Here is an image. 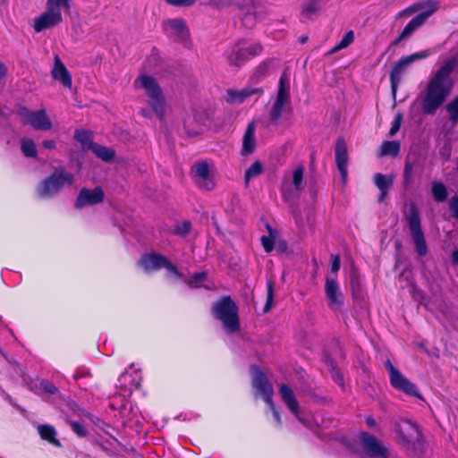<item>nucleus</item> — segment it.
Listing matches in <instances>:
<instances>
[{"instance_id": "obj_29", "label": "nucleus", "mask_w": 458, "mask_h": 458, "mask_svg": "<svg viewBox=\"0 0 458 458\" xmlns=\"http://www.w3.org/2000/svg\"><path fill=\"white\" fill-rule=\"evenodd\" d=\"M292 185L293 190L300 194L304 189V166L298 165L292 173Z\"/></svg>"}, {"instance_id": "obj_1", "label": "nucleus", "mask_w": 458, "mask_h": 458, "mask_svg": "<svg viewBox=\"0 0 458 458\" xmlns=\"http://www.w3.org/2000/svg\"><path fill=\"white\" fill-rule=\"evenodd\" d=\"M458 67V57L445 60L429 80L421 102V110L425 114H434L451 93L454 81L452 74Z\"/></svg>"}, {"instance_id": "obj_45", "label": "nucleus", "mask_w": 458, "mask_h": 458, "mask_svg": "<svg viewBox=\"0 0 458 458\" xmlns=\"http://www.w3.org/2000/svg\"><path fill=\"white\" fill-rule=\"evenodd\" d=\"M191 229V224L189 221H183L176 225L174 232L175 234L186 236L190 233Z\"/></svg>"}, {"instance_id": "obj_4", "label": "nucleus", "mask_w": 458, "mask_h": 458, "mask_svg": "<svg viewBox=\"0 0 458 458\" xmlns=\"http://www.w3.org/2000/svg\"><path fill=\"white\" fill-rule=\"evenodd\" d=\"M212 313L216 319L222 322L226 333L233 334L240 329L238 307L230 296L215 302L212 305Z\"/></svg>"}, {"instance_id": "obj_16", "label": "nucleus", "mask_w": 458, "mask_h": 458, "mask_svg": "<svg viewBox=\"0 0 458 458\" xmlns=\"http://www.w3.org/2000/svg\"><path fill=\"white\" fill-rule=\"evenodd\" d=\"M20 114L24 117L25 123L30 124L36 131H47L53 127L46 110L30 111L22 108Z\"/></svg>"}, {"instance_id": "obj_28", "label": "nucleus", "mask_w": 458, "mask_h": 458, "mask_svg": "<svg viewBox=\"0 0 458 458\" xmlns=\"http://www.w3.org/2000/svg\"><path fill=\"white\" fill-rule=\"evenodd\" d=\"M42 439L48 441L55 446H61L60 441L56 438V430L50 425H40L38 428Z\"/></svg>"}, {"instance_id": "obj_64", "label": "nucleus", "mask_w": 458, "mask_h": 458, "mask_svg": "<svg viewBox=\"0 0 458 458\" xmlns=\"http://www.w3.org/2000/svg\"><path fill=\"white\" fill-rule=\"evenodd\" d=\"M318 3H320L322 5H324L328 0H317Z\"/></svg>"}, {"instance_id": "obj_50", "label": "nucleus", "mask_w": 458, "mask_h": 458, "mask_svg": "<svg viewBox=\"0 0 458 458\" xmlns=\"http://www.w3.org/2000/svg\"><path fill=\"white\" fill-rule=\"evenodd\" d=\"M449 208L452 216L458 220V195H454L451 198Z\"/></svg>"}, {"instance_id": "obj_9", "label": "nucleus", "mask_w": 458, "mask_h": 458, "mask_svg": "<svg viewBox=\"0 0 458 458\" xmlns=\"http://www.w3.org/2000/svg\"><path fill=\"white\" fill-rule=\"evenodd\" d=\"M251 372L253 388L256 390L257 393H259L262 396L264 402L269 406L273 417L276 421V424L280 426L282 420L280 411L276 408L272 399L274 394L272 385L267 380V376L262 372V370L258 366H251Z\"/></svg>"}, {"instance_id": "obj_35", "label": "nucleus", "mask_w": 458, "mask_h": 458, "mask_svg": "<svg viewBox=\"0 0 458 458\" xmlns=\"http://www.w3.org/2000/svg\"><path fill=\"white\" fill-rule=\"evenodd\" d=\"M74 139L81 142L84 148H91L94 143L92 142L91 133L86 130H76Z\"/></svg>"}, {"instance_id": "obj_36", "label": "nucleus", "mask_w": 458, "mask_h": 458, "mask_svg": "<svg viewBox=\"0 0 458 458\" xmlns=\"http://www.w3.org/2000/svg\"><path fill=\"white\" fill-rule=\"evenodd\" d=\"M354 40V33L352 30H349L344 34L340 42L335 44L329 51L330 54L336 53L344 48L349 47Z\"/></svg>"}, {"instance_id": "obj_15", "label": "nucleus", "mask_w": 458, "mask_h": 458, "mask_svg": "<svg viewBox=\"0 0 458 458\" xmlns=\"http://www.w3.org/2000/svg\"><path fill=\"white\" fill-rule=\"evenodd\" d=\"M165 30L170 38L182 44L185 47H190V31L184 20H167L165 23Z\"/></svg>"}, {"instance_id": "obj_6", "label": "nucleus", "mask_w": 458, "mask_h": 458, "mask_svg": "<svg viewBox=\"0 0 458 458\" xmlns=\"http://www.w3.org/2000/svg\"><path fill=\"white\" fill-rule=\"evenodd\" d=\"M287 109H291L290 78L284 72L279 79L277 94L268 110L270 123L278 125Z\"/></svg>"}, {"instance_id": "obj_8", "label": "nucleus", "mask_w": 458, "mask_h": 458, "mask_svg": "<svg viewBox=\"0 0 458 458\" xmlns=\"http://www.w3.org/2000/svg\"><path fill=\"white\" fill-rule=\"evenodd\" d=\"M70 0H47V11L34 20V30L41 32L62 22V10L69 11Z\"/></svg>"}, {"instance_id": "obj_46", "label": "nucleus", "mask_w": 458, "mask_h": 458, "mask_svg": "<svg viewBox=\"0 0 458 458\" xmlns=\"http://www.w3.org/2000/svg\"><path fill=\"white\" fill-rule=\"evenodd\" d=\"M402 121H403V114L401 113H397L394 116V119L392 123V126L389 130L390 137H393L394 135H395L397 133V131H399V129L401 127Z\"/></svg>"}, {"instance_id": "obj_10", "label": "nucleus", "mask_w": 458, "mask_h": 458, "mask_svg": "<svg viewBox=\"0 0 458 458\" xmlns=\"http://www.w3.org/2000/svg\"><path fill=\"white\" fill-rule=\"evenodd\" d=\"M358 446L361 447L362 452L371 458H387L389 455L388 449L383 441L368 432L363 431L354 437L350 448L354 453H359Z\"/></svg>"}, {"instance_id": "obj_52", "label": "nucleus", "mask_w": 458, "mask_h": 458, "mask_svg": "<svg viewBox=\"0 0 458 458\" xmlns=\"http://www.w3.org/2000/svg\"><path fill=\"white\" fill-rule=\"evenodd\" d=\"M331 271L336 273L341 267V259L339 255H332Z\"/></svg>"}, {"instance_id": "obj_57", "label": "nucleus", "mask_w": 458, "mask_h": 458, "mask_svg": "<svg viewBox=\"0 0 458 458\" xmlns=\"http://www.w3.org/2000/svg\"><path fill=\"white\" fill-rule=\"evenodd\" d=\"M277 250L279 252H285L286 250H287V244L285 242H280L278 244H277V247H276Z\"/></svg>"}, {"instance_id": "obj_53", "label": "nucleus", "mask_w": 458, "mask_h": 458, "mask_svg": "<svg viewBox=\"0 0 458 458\" xmlns=\"http://www.w3.org/2000/svg\"><path fill=\"white\" fill-rule=\"evenodd\" d=\"M209 4L216 8H225L233 4L231 0H209Z\"/></svg>"}, {"instance_id": "obj_38", "label": "nucleus", "mask_w": 458, "mask_h": 458, "mask_svg": "<svg viewBox=\"0 0 458 458\" xmlns=\"http://www.w3.org/2000/svg\"><path fill=\"white\" fill-rule=\"evenodd\" d=\"M322 6L323 5L317 0H310L308 4L302 8L301 14L305 18H310L312 15L318 13Z\"/></svg>"}, {"instance_id": "obj_63", "label": "nucleus", "mask_w": 458, "mask_h": 458, "mask_svg": "<svg viewBox=\"0 0 458 458\" xmlns=\"http://www.w3.org/2000/svg\"><path fill=\"white\" fill-rule=\"evenodd\" d=\"M140 386L139 382H137L135 379H133L131 383V386L129 387V391H131L133 388H138Z\"/></svg>"}, {"instance_id": "obj_43", "label": "nucleus", "mask_w": 458, "mask_h": 458, "mask_svg": "<svg viewBox=\"0 0 458 458\" xmlns=\"http://www.w3.org/2000/svg\"><path fill=\"white\" fill-rule=\"evenodd\" d=\"M164 268L166 269V271L169 275L173 276L174 277H175L177 279H182L184 277L183 274L168 259H167L166 262L165 263Z\"/></svg>"}, {"instance_id": "obj_24", "label": "nucleus", "mask_w": 458, "mask_h": 458, "mask_svg": "<svg viewBox=\"0 0 458 458\" xmlns=\"http://www.w3.org/2000/svg\"><path fill=\"white\" fill-rule=\"evenodd\" d=\"M279 393L281 394L283 402L285 403L287 408L292 411L293 414L296 416V418L302 422L299 415V403L295 397V394L291 387H289L285 384H282L279 388Z\"/></svg>"}, {"instance_id": "obj_30", "label": "nucleus", "mask_w": 458, "mask_h": 458, "mask_svg": "<svg viewBox=\"0 0 458 458\" xmlns=\"http://www.w3.org/2000/svg\"><path fill=\"white\" fill-rule=\"evenodd\" d=\"M431 192L437 202H444L447 199L448 192L445 184L441 182H434L431 185Z\"/></svg>"}, {"instance_id": "obj_23", "label": "nucleus", "mask_w": 458, "mask_h": 458, "mask_svg": "<svg viewBox=\"0 0 458 458\" xmlns=\"http://www.w3.org/2000/svg\"><path fill=\"white\" fill-rule=\"evenodd\" d=\"M390 383L396 390L418 399H422L417 386L403 377V374L399 375L398 377L394 378Z\"/></svg>"}, {"instance_id": "obj_26", "label": "nucleus", "mask_w": 458, "mask_h": 458, "mask_svg": "<svg viewBox=\"0 0 458 458\" xmlns=\"http://www.w3.org/2000/svg\"><path fill=\"white\" fill-rule=\"evenodd\" d=\"M256 126L255 123L251 122L248 124L242 138V155L249 156L255 150L256 139H255Z\"/></svg>"}, {"instance_id": "obj_27", "label": "nucleus", "mask_w": 458, "mask_h": 458, "mask_svg": "<svg viewBox=\"0 0 458 458\" xmlns=\"http://www.w3.org/2000/svg\"><path fill=\"white\" fill-rule=\"evenodd\" d=\"M374 183L380 191L378 201L381 202L387 196L388 191L394 183V176H387L377 173L374 175Z\"/></svg>"}, {"instance_id": "obj_19", "label": "nucleus", "mask_w": 458, "mask_h": 458, "mask_svg": "<svg viewBox=\"0 0 458 458\" xmlns=\"http://www.w3.org/2000/svg\"><path fill=\"white\" fill-rule=\"evenodd\" d=\"M51 75L54 80L58 81L64 87L72 88V75L57 55H55Z\"/></svg>"}, {"instance_id": "obj_44", "label": "nucleus", "mask_w": 458, "mask_h": 458, "mask_svg": "<svg viewBox=\"0 0 458 458\" xmlns=\"http://www.w3.org/2000/svg\"><path fill=\"white\" fill-rule=\"evenodd\" d=\"M274 300V286L271 281L267 282V301L264 306V312H268L272 308V303Z\"/></svg>"}, {"instance_id": "obj_31", "label": "nucleus", "mask_w": 458, "mask_h": 458, "mask_svg": "<svg viewBox=\"0 0 458 458\" xmlns=\"http://www.w3.org/2000/svg\"><path fill=\"white\" fill-rule=\"evenodd\" d=\"M94 154L104 161H110L114 157V151L107 147L94 144L90 148Z\"/></svg>"}, {"instance_id": "obj_39", "label": "nucleus", "mask_w": 458, "mask_h": 458, "mask_svg": "<svg viewBox=\"0 0 458 458\" xmlns=\"http://www.w3.org/2000/svg\"><path fill=\"white\" fill-rule=\"evenodd\" d=\"M267 228L269 231V235H262L260 238L261 244L264 248V250L267 253H270L275 247V239L272 235V228L269 225H267Z\"/></svg>"}, {"instance_id": "obj_62", "label": "nucleus", "mask_w": 458, "mask_h": 458, "mask_svg": "<svg viewBox=\"0 0 458 458\" xmlns=\"http://www.w3.org/2000/svg\"><path fill=\"white\" fill-rule=\"evenodd\" d=\"M406 38H401V34L391 43V46H396L398 45L402 40L405 39Z\"/></svg>"}, {"instance_id": "obj_48", "label": "nucleus", "mask_w": 458, "mask_h": 458, "mask_svg": "<svg viewBox=\"0 0 458 458\" xmlns=\"http://www.w3.org/2000/svg\"><path fill=\"white\" fill-rule=\"evenodd\" d=\"M385 367L389 372L390 382L393 381L394 378L398 377L399 375L402 374L397 369L394 367L390 360H386V361L385 362Z\"/></svg>"}, {"instance_id": "obj_54", "label": "nucleus", "mask_w": 458, "mask_h": 458, "mask_svg": "<svg viewBox=\"0 0 458 458\" xmlns=\"http://www.w3.org/2000/svg\"><path fill=\"white\" fill-rule=\"evenodd\" d=\"M351 285H352L353 294L356 295L360 289V281H359L358 276L355 273L352 274Z\"/></svg>"}, {"instance_id": "obj_51", "label": "nucleus", "mask_w": 458, "mask_h": 458, "mask_svg": "<svg viewBox=\"0 0 458 458\" xmlns=\"http://www.w3.org/2000/svg\"><path fill=\"white\" fill-rule=\"evenodd\" d=\"M167 4L174 6H191L196 0H165Z\"/></svg>"}, {"instance_id": "obj_5", "label": "nucleus", "mask_w": 458, "mask_h": 458, "mask_svg": "<svg viewBox=\"0 0 458 458\" xmlns=\"http://www.w3.org/2000/svg\"><path fill=\"white\" fill-rule=\"evenodd\" d=\"M74 182V175L64 167H56L54 172L45 178L37 192L41 199H49L58 194L65 186H71Z\"/></svg>"}, {"instance_id": "obj_56", "label": "nucleus", "mask_w": 458, "mask_h": 458, "mask_svg": "<svg viewBox=\"0 0 458 458\" xmlns=\"http://www.w3.org/2000/svg\"><path fill=\"white\" fill-rule=\"evenodd\" d=\"M128 377H131L127 372L122 373L120 377L118 378V382L121 387L127 388V386L125 385V381Z\"/></svg>"}, {"instance_id": "obj_21", "label": "nucleus", "mask_w": 458, "mask_h": 458, "mask_svg": "<svg viewBox=\"0 0 458 458\" xmlns=\"http://www.w3.org/2000/svg\"><path fill=\"white\" fill-rule=\"evenodd\" d=\"M166 260L167 258L161 254L150 253L143 255L139 264L145 271L148 272L164 268Z\"/></svg>"}, {"instance_id": "obj_25", "label": "nucleus", "mask_w": 458, "mask_h": 458, "mask_svg": "<svg viewBox=\"0 0 458 458\" xmlns=\"http://www.w3.org/2000/svg\"><path fill=\"white\" fill-rule=\"evenodd\" d=\"M240 15L242 24L246 28H252L256 23L255 5L251 0H245L239 4Z\"/></svg>"}, {"instance_id": "obj_18", "label": "nucleus", "mask_w": 458, "mask_h": 458, "mask_svg": "<svg viewBox=\"0 0 458 458\" xmlns=\"http://www.w3.org/2000/svg\"><path fill=\"white\" fill-rule=\"evenodd\" d=\"M335 155L336 165L340 172L342 180L345 182L347 178L348 154L347 146L343 138H339L336 141Z\"/></svg>"}, {"instance_id": "obj_61", "label": "nucleus", "mask_w": 458, "mask_h": 458, "mask_svg": "<svg viewBox=\"0 0 458 458\" xmlns=\"http://www.w3.org/2000/svg\"><path fill=\"white\" fill-rule=\"evenodd\" d=\"M86 375H88V372H87V371H83V372H81H81H76V373H74V375H73V378H74L75 380H78L79 378H81V377H84V376H86Z\"/></svg>"}, {"instance_id": "obj_14", "label": "nucleus", "mask_w": 458, "mask_h": 458, "mask_svg": "<svg viewBox=\"0 0 458 458\" xmlns=\"http://www.w3.org/2000/svg\"><path fill=\"white\" fill-rule=\"evenodd\" d=\"M325 296L328 308L335 313H341L344 305V295L335 276H326Z\"/></svg>"}, {"instance_id": "obj_22", "label": "nucleus", "mask_w": 458, "mask_h": 458, "mask_svg": "<svg viewBox=\"0 0 458 458\" xmlns=\"http://www.w3.org/2000/svg\"><path fill=\"white\" fill-rule=\"evenodd\" d=\"M263 90L259 88H244L240 90L229 89L227 91V102L231 104H242L253 95L259 97Z\"/></svg>"}, {"instance_id": "obj_40", "label": "nucleus", "mask_w": 458, "mask_h": 458, "mask_svg": "<svg viewBox=\"0 0 458 458\" xmlns=\"http://www.w3.org/2000/svg\"><path fill=\"white\" fill-rule=\"evenodd\" d=\"M413 165L408 161L405 162L403 174V186L405 191L409 190L411 184Z\"/></svg>"}, {"instance_id": "obj_42", "label": "nucleus", "mask_w": 458, "mask_h": 458, "mask_svg": "<svg viewBox=\"0 0 458 458\" xmlns=\"http://www.w3.org/2000/svg\"><path fill=\"white\" fill-rule=\"evenodd\" d=\"M269 68H270V64L268 62H264V63L260 64L257 67L255 72L253 73L252 80L258 81L263 79L268 73Z\"/></svg>"}, {"instance_id": "obj_20", "label": "nucleus", "mask_w": 458, "mask_h": 458, "mask_svg": "<svg viewBox=\"0 0 458 458\" xmlns=\"http://www.w3.org/2000/svg\"><path fill=\"white\" fill-rule=\"evenodd\" d=\"M194 173L198 185L205 190L211 191L215 187V182L209 175V168L207 163L201 162L195 165Z\"/></svg>"}, {"instance_id": "obj_7", "label": "nucleus", "mask_w": 458, "mask_h": 458, "mask_svg": "<svg viewBox=\"0 0 458 458\" xmlns=\"http://www.w3.org/2000/svg\"><path fill=\"white\" fill-rule=\"evenodd\" d=\"M438 9V4L428 0L424 3L413 4L398 13V16L411 15L413 13L422 10L420 13L412 18L401 32V38H409L414 31L421 27L426 21Z\"/></svg>"}, {"instance_id": "obj_3", "label": "nucleus", "mask_w": 458, "mask_h": 458, "mask_svg": "<svg viewBox=\"0 0 458 458\" xmlns=\"http://www.w3.org/2000/svg\"><path fill=\"white\" fill-rule=\"evenodd\" d=\"M394 432L397 444L410 455L420 456L425 451V442L417 423L409 419H402L395 424Z\"/></svg>"}, {"instance_id": "obj_59", "label": "nucleus", "mask_w": 458, "mask_h": 458, "mask_svg": "<svg viewBox=\"0 0 458 458\" xmlns=\"http://www.w3.org/2000/svg\"><path fill=\"white\" fill-rule=\"evenodd\" d=\"M366 423L369 427H374L377 425L375 419L371 416H368L366 418Z\"/></svg>"}, {"instance_id": "obj_34", "label": "nucleus", "mask_w": 458, "mask_h": 458, "mask_svg": "<svg viewBox=\"0 0 458 458\" xmlns=\"http://www.w3.org/2000/svg\"><path fill=\"white\" fill-rule=\"evenodd\" d=\"M263 173V165L259 161H255L245 172L244 180L245 184L248 185L249 182Z\"/></svg>"}, {"instance_id": "obj_11", "label": "nucleus", "mask_w": 458, "mask_h": 458, "mask_svg": "<svg viewBox=\"0 0 458 458\" xmlns=\"http://www.w3.org/2000/svg\"><path fill=\"white\" fill-rule=\"evenodd\" d=\"M263 47L259 43H250L245 40L238 41L227 55V63L232 67L239 68L246 61L259 55Z\"/></svg>"}, {"instance_id": "obj_2", "label": "nucleus", "mask_w": 458, "mask_h": 458, "mask_svg": "<svg viewBox=\"0 0 458 458\" xmlns=\"http://www.w3.org/2000/svg\"><path fill=\"white\" fill-rule=\"evenodd\" d=\"M134 87L144 90L147 102L151 107V110L141 108L140 114L148 119H151L154 114L159 120H164L165 97L156 79L147 74H141L134 81Z\"/></svg>"}, {"instance_id": "obj_17", "label": "nucleus", "mask_w": 458, "mask_h": 458, "mask_svg": "<svg viewBox=\"0 0 458 458\" xmlns=\"http://www.w3.org/2000/svg\"><path fill=\"white\" fill-rule=\"evenodd\" d=\"M104 191L101 187L97 186L94 189L83 188L80 191L75 208H82L87 206H92L103 201Z\"/></svg>"}, {"instance_id": "obj_47", "label": "nucleus", "mask_w": 458, "mask_h": 458, "mask_svg": "<svg viewBox=\"0 0 458 458\" xmlns=\"http://www.w3.org/2000/svg\"><path fill=\"white\" fill-rule=\"evenodd\" d=\"M70 426L73 432H75L79 437H83L87 435V429L85 426L79 421H71Z\"/></svg>"}, {"instance_id": "obj_33", "label": "nucleus", "mask_w": 458, "mask_h": 458, "mask_svg": "<svg viewBox=\"0 0 458 458\" xmlns=\"http://www.w3.org/2000/svg\"><path fill=\"white\" fill-rule=\"evenodd\" d=\"M21 149L22 154L27 157H37L38 151L36 144L33 140L26 138L22 139Z\"/></svg>"}, {"instance_id": "obj_12", "label": "nucleus", "mask_w": 458, "mask_h": 458, "mask_svg": "<svg viewBox=\"0 0 458 458\" xmlns=\"http://www.w3.org/2000/svg\"><path fill=\"white\" fill-rule=\"evenodd\" d=\"M406 221L418 255L420 257L425 256L428 253V247L421 229L420 216L416 205L413 203L410 206L409 212L406 215Z\"/></svg>"}, {"instance_id": "obj_60", "label": "nucleus", "mask_w": 458, "mask_h": 458, "mask_svg": "<svg viewBox=\"0 0 458 458\" xmlns=\"http://www.w3.org/2000/svg\"><path fill=\"white\" fill-rule=\"evenodd\" d=\"M452 259L454 265H458V248L453 251Z\"/></svg>"}, {"instance_id": "obj_41", "label": "nucleus", "mask_w": 458, "mask_h": 458, "mask_svg": "<svg viewBox=\"0 0 458 458\" xmlns=\"http://www.w3.org/2000/svg\"><path fill=\"white\" fill-rule=\"evenodd\" d=\"M445 108L449 114L450 122L457 123L458 122V96L455 97L451 102H449Z\"/></svg>"}, {"instance_id": "obj_58", "label": "nucleus", "mask_w": 458, "mask_h": 458, "mask_svg": "<svg viewBox=\"0 0 458 458\" xmlns=\"http://www.w3.org/2000/svg\"><path fill=\"white\" fill-rule=\"evenodd\" d=\"M6 73H7L6 66L4 65V64L0 62V78L4 77L6 75Z\"/></svg>"}, {"instance_id": "obj_37", "label": "nucleus", "mask_w": 458, "mask_h": 458, "mask_svg": "<svg viewBox=\"0 0 458 458\" xmlns=\"http://www.w3.org/2000/svg\"><path fill=\"white\" fill-rule=\"evenodd\" d=\"M208 278L207 272L195 273L191 277L185 280L187 284L191 288H199L203 285L204 282Z\"/></svg>"}, {"instance_id": "obj_55", "label": "nucleus", "mask_w": 458, "mask_h": 458, "mask_svg": "<svg viewBox=\"0 0 458 458\" xmlns=\"http://www.w3.org/2000/svg\"><path fill=\"white\" fill-rule=\"evenodd\" d=\"M42 145L47 149H55L56 148V143L54 140H43Z\"/></svg>"}, {"instance_id": "obj_13", "label": "nucleus", "mask_w": 458, "mask_h": 458, "mask_svg": "<svg viewBox=\"0 0 458 458\" xmlns=\"http://www.w3.org/2000/svg\"><path fill=\"white\" fill-rule=\"evenodd\" d=\"M429 55L428 51L413 53L399 59L390 72L391 91L394 98L396 97L398 87L406 70L416 61L425 59Z\"/></svg>"}, {"instance_id": "obj_32", "label": "nucleus", "mask_w": 458, "mask_h": 458, "mask_svg": "<svg viewBox=\"0 0 458 458\" xmlns=\"http://www.w3.org/2000/svg\"><path fill=\"white\" fill-rule=\"evenodd\" d=\"M400 152V143L398 141H385L380 148V156H397Z\"/></svg>"}, {"instance_id": "obj_49", "label": "nucleus", "mask_w": 458, "mask_h": 458, "mask_svg": "<svg viewBox=\"0 0 458 458\" xmlns=\"http://www.w3.org/2000/svg\"><path fill=\"white\" fill-rule=\"evenodd\" d=\"M40 387L47 393V394H55L58 393V388L52 383L47 381V380H42L40 382Z\"/></svg>"}]
</instances>
